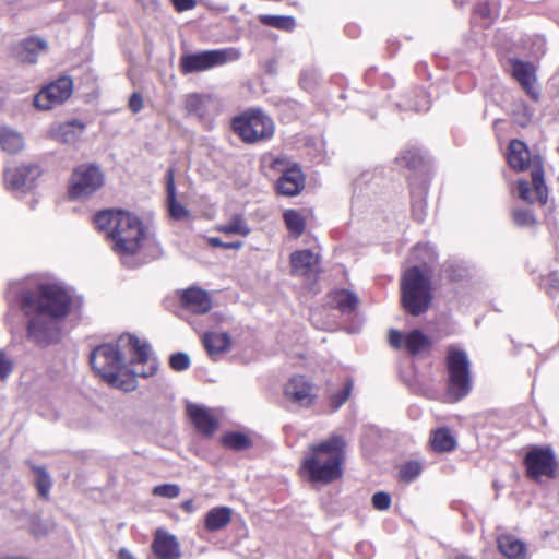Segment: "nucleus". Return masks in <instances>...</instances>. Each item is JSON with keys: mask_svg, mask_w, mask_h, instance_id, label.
Returning <instances> with one entry per match:
<instances>
[{"mask_svg": "<svg viewBox=\"0 0 559 559\" xmlns=\"http://www.w3.org/2000/svg\"><path fill=\"white\" fill-rule=\"evenodd\" d=\"M128 106L133 114L140 112L144 106L142 95L138 92L133 93L129 98Z\"/></svg>", "mask_w": 559, "mask_h": 559, "instance_id": "a18cd8bd", "label": "nucleus"}, {"mask_svg": "<svg viewBox=\"0 0 559 559\" xmlns=\"http://www.w3.org/2000/svg\"><path fill=\"white\" fill-rule=\"evenodd\" d=\"M170 367L176 371H183L190 366V358L186 353H176L169 358Z\"/></svg>", "mask_w": 559, "mask_h": 559, "instance_id": "79ce46f5", "label": "nucleus"}, {"mask_svg": "<svg viewBox=\"0 0 559 559\" xmlns=\"http://www.w3.org/2000/svg\"><path fill=\"white\" fill-rule=\"evenodd\" d=\"M421 472V466L418 462L411 461L405 463L400 469V478L403 481H413Z\"/></svg>", "mask_w": 559, "mask_h": 559, "instance_id": "4c0bfd02", "label": "nucleus"}, {"mask_svg": "<svg viewBox=\"0 0 559 559\" xmlns=\"http://www.w3.org/2000/svg\"><path fill=\"white\" fill-rule=\"evenodd\" d=\"M73 83L62 76L41 88L34 98L35 106L40 110H50L64 103L72 94Z\"/></svg>", "mask_w": 559, "mask_h": 559, "instance_id": "9d476101", "label": "nucleus"}, {"mask_svg": "<svg viewBox=\"0 0 559 559\" xmlns=\"http://www.w3.org/2000/svg\"><path fill=\"white\" fill-rule=\"evenodd\" d=\"M241 53L237 48L206 50L199 53L183 55L180 68L183 73L206 71L211 68L236 61Z\"/></svg>", "mask_w": 559, "mask_h": 559, "instance_id": "6e6552de", "label": "nucleus"}, {"mask_svg": "<svg viewBox=\"0 0 559 559\" xmlns=\"http://www.w3.org/2000/svg\"><path fill=\"white\" fill-rule=\"evenodd\" d=\"M532 176V188L526 181H519L518 189L520 198L527 202L534 203L536 201L542 204L546 203L547 200V188L544 183V171L542 164L538 160L534 162V167L531 171Z\"/></svg>", "mask_w": 559, "mask_h": 559, "instance_id": "ddd939ff", "label": "nucleus"}, {"mask_svg": "<svg viewBox=\"0 0 559 559\" xmlns=\"http://www.w3.org/2000/svg\"><path fill=\"white\" fill-rule=\"evenodd\" d=\"M48 48L46 39L39 36H29L16 43L12 48V53L19 61L34 64L40 55L48 51Z\"/></svg>", "mask_w": 559, "mask_h": 559, "instance_id": "2eb2a0df", "label": "nucleus"}, {"mask_svg": "<svg viewBox=\"0 0 559 559\" xmlns=\"http://www.w3.org/2000/svg\"><path fill=\"white\" fill-rule=\"evenodd\" d=\"M119 559H135V558L133 557V555L129 550L121 549L119 551Z\"/></svg>", "mask_w": 559, "mask_h": 559, "instance_id": "13d9d810", "label": "nucleus"}, {"mask_svg": "<svg viewBox=\"0 0 559 559\" xmlns=\"http://www.w3.org/2000/svg\"><path fill=\"white\" fill-rule=\"evenodd\" d=\"M448 393L453 401L466 396L472 390L471 361L463 349L450 346L447 352Z\"/></svg>", "mask_w": 559, "mask_h": 559, "instance_id": "423d86ee", "label": "nucleus"}, {"mask_svg": "<svg viewBox=\"0 0 559 559\" xmlns=\"http://www.w3.org/2000/svg\"><path fill=\"white\" fill-rule=\"evenodd\" d=\"M431 447L435 451H451L455 447V439L445 428L436 430L431 437Z\"/></svg>", "mask_w": 559, "mask_h": 559, "instance_id": "72a5a7b5", "label": "nucleus"}, {"mask_svg": "<svg viewBox=\"0 0 559 559\" xmlns=\"http://www.w3.org/2000/svg\"><path fill=\"white\" fill-rule=\"evenodd\" d=\"M345 441L340 436L311 444L305 454L300 473L308 481L328 485L341 478L345 460Z\"/></svg>", "mask_w": 559, "mask_h": 559, "instance_id": "20e7f679", "label": "nucleus"}, {"mask_svg": "<svg viewBox=\"0 0 559 559\" xmlns=\"http://www.w3.org/2000/svg\"><path fill=\"white\" fill-rule=\"evenodd\" d=\"M319 257L309 249L296 251L290 255L292 272L297 276H307L316 271Z\"/></svg>", "mask_w": 559, "mask_h": 559, "instance_id": "4be33fe9", "label": "nucleus"}, {"mask_svg": "<svg viewBox=\"0 0 559 559\" xmlns=\"http://www.w3.org/2000/svg\"><path fill=\"white\" fill-rule=\"evenodd\" d=\"M332 304L343 313L353 312L359 304L358 297L349 290H337L332 295Z\"/></svg>", "mask_w": 559, "mask_h": 559, "instance_id": "473e14b6", "label": "nucleus"}, {"mask_svg": "<svg viewBox=\"0 0 559 559\" xmlns=\"http://www.w3.org/2000/svg\"><path fill=\"white\" fill-rule=\"evenodd\" d=\"M231 521V509L217 507L210 510L205 516L206 530L214 532L225 527Z\"/></svg>", "mask_w": 559, "mask_h": 559, "instance_id": "c85d7f7f", "label": "nucleus"}, {"mask_svg": "<svg viewBox=\"0 0 559 559\" xmlns=\"http://www.w3.org/2000/svg\"><path fill=\"white\" fill-rule=\"evenodd\" d=\"M72 298L66 288L55 282H41L20 293V307L28 318L27 338L40 345L56 343L60 321L70 312Z\"/></svg>", "mask_w": 559, "mask_h": 559, "instance_id": "f03ea898", "label": "nucleus"}, {"mask_svg": "<svg viewBox=\"0 0 559 559\" xmlns=\"http://www.w3.org/2000/svg\"><path fill=\"white\" fill-rule=\"evenodd\" d=\"M535 160H538L542 164L539 157L535 156L534 158H531L530 152L522 141L512 140L510 142L508 152V163L510 167L518 171H523L528 167H531L532 170Z\"/></svg>", "mask_w": 559, "mask_h": 559, "instance_id": "aec40b11", "label": "nucleus"}, {"mask_svg": "<svg viewBox=\"0 0 559 559\" xmlns=\"http://www.w3.org/2000/svg\"><path fill=\"white\" fill-rule=\"evenodd\" d=\"M183 307L191 312L202 314L212 308L209 294L200 288H189L181 296Z\"/></svg>", "mask_w": 559, "mask_h": 559, "instance_id": "412c9836", "label": "nucleus"}, {"mask_svg": "<svg viewBox=\"0 0 559 559\" xmlns=\"http://www.w3.org/2000/svg\"><path fill=\"white\" fill-rule=\"evenodd\" d=\"M182 509L187 512H192L193 511V501L187 500V501L182 502Z\"/></svg>", "mask_w": 559, "mask_h": 559, "instance_id": "bf43d9fd", "label": "nucleus"}, {"mask_svg": "<svg viewBox=\"0 0 559 559\" xmlns=\"http://www.w3.org/2000/svg\"><path fill=\"white\" fill-rule=\"evenodd\" d=\"M535 67L530 62L514 61L512 73L525 93L534 100L539 97V90L536 81Z\"/></svg>", "mask_w": 559, "mask_h": 559, "instance_id": "a211bd4d", "label": "nucleus"}, {"mask_svg": "<svg viewBox=\"0 0 559 559\" xmlns=\"http://www.w3.org/2000/svg\"><path fill=\"white\" fill-rule=\"evenodd\" d=\"M222 442L225 447L235 451L246 450L252 445L250 438L242 432L226 433L222 437Z\"/></svg>", "mask_w": 559, "mask_h": 559, "instance_id": "f704fd0d", "label": "nucleus"}, {"mask_svg": "<svg viewBox=\"0 0 559 559\" xmlns=\"http://www.w3.org/2000/svg\"><path fill=\"white\" fill-rule=\"evenodd\" d=\"M513 219L518 226H533L535 224V217L528 210H516L513 212Z\"/></svg>", "mask_w": 559, "mask_h": 559, "instance_id": "a19ab883", "label": "nucleus"}, {"mask_svg": "<svg viewBox=\"0 0 559 559\" xmlns=\"http://www.w3.org/2000/svg\"><path fill=\"white\" fill-rule=\"evenodd\" d=\"M153 549L159 559H174L179 557V545L175 536L160 530L156 532Z\"/></svg>", "mask_w": 559, "mask_h": 559, "instance_id": "393cba45", "label": "nucleus"}, {"mask_svg": "<svg viewBox=\"0 0 559 559\" xmlns=\"http://www.w3.org/2000/svg\"><path fill=\"white\" fill-rule=\"evenodd\" d=\"M284 221L287 226V228L295 234L296 236H299L305 230L306 222L304 216L296 210H287L284 213Z\"/></svg>", "mask_w": 559, "mask_h": 559, "instance_id": "e433bc0d", "label": "nucleus"}, {"mask_svg": "<svg viewBox=\"0 0 559 559\" xmlns=\"http://www.w3.org/2000/svg\"><path fill=\"white\" fill-rule=\"evenodd\" d=\"M12 370V362L3 352H0V378H5Z\"/></svg>", "mask_w": 559, "mask_h": 559, "instance_id": "de8ad7c7", "label": "nucleus"}, {"mask_svg": "<svg viewBox=\"0 0 559 559\" xmlns=\"http://www.w3.org/2000/svg\"><path fill=\"white\" fill-rule=\"evenodd\" d=\"M413 214L417 219H423L425 215L424 205L421 203L413 205Z\"/></svg>", "mask_w": 559, "mask_h": 559, "instance_id": "864d4df0", "label": "nucleus"}, {"mask_svg": "<svg viewBox=\"0 0 559 559\" xmlns=\"http://www.w3.org/2000/svg\"><path fill=\"white\" fill-rule=\"evenodd\" d=\"M241 247H242L241 241L225 242V245H224L225 249H233V250H239Z\"/></svg>", "mask_w": 559, "mask_h": 559, "instance_id": "4d7b16f0", "label": "nucleus"}, {"mask_svg": "<svg viewBox=\"0 0 559 559\" xmlns=\"http://www.w3.org/2000/svg\"><path fill=\"white\" fill-rule=\"evenodd\" d=\"M37 176H39L37 166L21 165L5 170L4 182L12 190H22L31 188Z\"/></svg>", "mask_w": 559, "mask_h": 559, "instance_id": "f3484780", "label": "nucleus"}, {"mask_svg": "<svg viewBox=\"0 0 559 559\" xmlns=\"http://www.w3.org/2000/svg\"><path fill=\"white\" fill-rule=\"evenodd\" d=\"M316 396L313 383L305 376L295 374L284 384V397L299 407H310Z\"/></svg>", "mask_w": 559, "mask_h": 559, "instance_id": "f8f14e48", "label": "nucleus"}, {"mask_svg": "<svg viewBox=\"0 0 559 559\" xmlns=\"http://www.w3.org/2000/svg\"><path fill=\"white\" fill-rule=\"evenodd\" d=\"M532 176V188L526 181H519L518 189L520 198L527 202L534 203L536 201L542 204L546 203L547 200V188L544 183V171L542 164L538 160L534 162V167L531 171Z\"/></svg>", "mask_w": 559, "mask_h": 559, "instance_id": "4468645a", "label": "nucleus"}, {"mask_svg": "<svg viewBox=\"0 0 559 559\" xmlns=\"http://www.w3.org/2000/svg\"><path fill=\"white\" fill-rule=\"evenodd\" d=\"M94 223L114 240V250L121 257L135 255L147 241V234L140 218L122 210L99 212Z\"/></svg>", "mask_w": 559, "mask_h": 559, "instance_id": "7ed1b4c3", "label": "nucleus"}, {"mask_svg": "<svg viewBox=\"0 0 559 559\" xmlns=\"http://www.w3.org/2000/svg\"><path fill=\"white\" fill-rule=\"evenodd\" d=\"M372 504L377 510L384 511L391 506V497L389 493L380 491L373 495Z\"/></svg>", "mask_w": 559, "mask_h": 559, "instance_id": "c03bdc74", "label": "nucleus"}, {"mask_svg": "<svg viewBox=\"0 0 559 559\" xmlns=\"http://www.w3.org/2000/svg\"><path fill=\"white\" fill-rule=\"evenodd\" d=\"M405 336H403L399 331L391 330L389 332V343L394 348H400L404 345Z\"/></svg>", "mask_w": 559, "mask_h": 559, "instance_id": "09e8293b", "label": "nucleus"}, {"mask_svg": "<svg viewBox=\"0 0 559 559\" xmlns=\"http://www.w3.org/2000/svg\"><path fill=\"white\" fill-rule=\"evenodd\" d=\"M105 176L94 164L79 165L72 173L69 192L73 199H85L104 185Z\"/></svg>", "mask_w": 559, "mask_h": 559, "instance_id": "1a4fd4ad", "label": "nucleus"}, {"mask_svg": "<svg viewBox=\"0 0 559 559\" xmlns=\"http://www.w3.org/2000/svg\"><path fill=\"white\" fill-rule=\"evenodd\" d=\"M558 287H559V283H558Z\"/></svg>", "mask_w": 559, "mask_h": 559, "instance_id": "680f3d73", "label": "nucleus"}, {"mask_svg": "<svg viewBox=\"0 0 559 559\" xmlns=\"http://www.w3.org/2000/svg\"><path fill=\"white\" fill-rule=\"evenodd\" d=\"M167 206L171 218L181 221L190 217V211L177 200L175 186V171L169 168L167 171Z\"/></svg>", "mask_w": 559, "mask_h": 559, "instance_id": "b1692460", "label": "nucleus"}, {"mask_svg": "<svg viewBox=\"0 0 559 559\" xmlns=\"http://www.w3.org/2000/svg\"><path fill=\"white\" fill-rule=\"evenodd\" d=\"M449 559H472L469 556H466V555H463V554H460V555H456L454 557H451Z\"/></svg>", "mask_w": 559, "mask_h": 559, "instance_id": "052dcab7", "label": "nucleus"}, {"mask_svg": "<svg viewBox=\"0 0 559 559\" xmlns=\"http://www.w3.org/2000/svg\"><path fill=\"white\" fill-rule=\"evenodd\" d=\"M233 129L246 143L270 139L274 134V122L260 109H250L234 118Z\"/></svg>", "mask_w": 559, "mask_h": 559, "instance_id": "0eeeda50", "label": "nucleus"}, {"mask_svg": "<svg viewBox=\"0 0 559 559\" xmlns=\"http://www.w3.org/2000/svg\"><path fill=\"white\" fill-rule=\"evenodd\" d=\"M498 548L508 559H525V544L512 535H501L498 537Z\"/></svg>", "mask_w": 559, "mask_h": 559, "instance_id": "a878e982", "label": "nucleus"}, {"mask_svg": "<svg viewBox=\"0 0 559 559\" xmlns=\"http://www.w3.org/2000/svg\"><path fill=\"white\" fill-rule=\"evenodd\" d=\"M31 530H32V533H33L34 535H36L37 537H39V536H41V535H45V534H47V533L49 532V527H48V526H46L45 528H41V527L39 526V524H36V523H34V524L32 525V528H31Z\"/></svg>", "mask_w": 559, "mask_h": 559, "instance_id": "603ef678", "label": "nucleus"}, {"mask_svg": "<svg viewBox=\"0 0 559 559\" xmlns=\"http://www.w3.org/2000/svg\"><path fill=\"white\" fill-rule=\"evenodd\" d=\"M260 21L266 26L290 32L295 28L296 22L293 16L284 15H261Z\"/></svg>", "mask_w": 559, "mask_h": 559, "instance_id": "c9c22d12", "label": "nucleus"}, {"mask_svg": "<svg viewBox=\"0 0 559 559\" xmlns=\"http://www.w3.org/2000/svg\"><path fill=\"white\" fill-rule=\"evenodd\" d=\"M524 463L527 475L539 480L542 477H554L556 469L555 455L549 448H532L525 455Z\"/></svg>", "mask_w": 559, "mask_h": 559, "instance_id": "9b49d317", "label": "nucleus"}, {"mask_svg": "<svg viewBox=\"0 0 559 559\" xmlns=\"http://www.w3.org/2000/svg\"><path fill=\"white\" fill-rule=\"evenodd\" d=\"M215 230L225 235H239L241 237H247L251 233L246 217L240 213L231 215L226 223L218 224Z\"/></svg>", "mask_w": 559, "mask_h": 559, "instance_id": "cd10ccee", "label": "nucleus"}, {"mask_svg": "<svg viewBox=\"0 0 559 559\" xmlns=\"http://www.w3.org/2000/svg\"><path fill=\"white\" fill-rule=\"evenodd\" d=\"M94 371L109 385L122 391L135 389L134 377H150L156 361L150 346L133 335H121L118 344H103L91 354Z\"/></svg>", "mask_w": 559, "mask_h": 559, "instance_id": "f257e3e1", "label": "nucleus"}, {"mask_svg": "<svg viewBox=\"0 0 559 559\" xmlns=\"http://www.w3.org/2000/svg\"><path fill=\"white\" fill-rule=\"evenodd\" d=\"M153 495L165 498H176L180 493V488L175 484L158 485L153 488Z\"/></svg>", "mask_w": 559, "mask_h": 559, "instance_id": "ea45409f", "label": "nucleus"}, {"mask_svg": "<svg viewBox=\"0 0 559 559\" xmlns=\"http://www.w3.org/2000/svg\"><path fill=\"white\" fill-rule=\"evenodd\" d=\"M477 12L484 17L491 16V10L487 4H483L477 9Z\"/></svg>", "mask_w": 559, "mask_h": 559, "instance_id": "5fc2aeb1", "label": "nucleus"}, {"mask_svg": "<svg viewBox=\"0 0 559 559\" xmlns=\"http://www.w3.org/2000/svg\"><path fill=\"white\" fill-rule=\"evenodd\" d=\"M430 345V340L419 330H414L405 335L404 346L412 355L429 349Z\"/></svg>", "mask_w": 559, "mask_h": 559, "instance_id": "2f4dec72", "label": "nucleus"}, {"mask_svg": "<svg viewBox=\"0 0 559 559\" xmlns=\"http://www.w3.org/2000/svg\"><path fill=\"white\" fill-rule=\"evenodd\" d=\"M353 389V381L347 380L343 390L331 396V405L334 409L340 408L349 397Z\"/></svg>", "mask_w": 559, "mask_h": 559, "instance_id": "58836bf2", "label": "nucleus"}, {"mask_svg": "<svg viewBox=\"0 0 559 559\" xmlns=\"http://www.w3.org/2000/svg\"><path fill=\"white\" fill-rule=\"evenodd\" d=\"M187 412L200 433L211 436L217 429V419L213 416L210 409L200 405L188 404Z\"/></svg>", "mask_w": 559, "mask_h": 559, "instance_id": "6ab92c4d", "label": "nucleus"}, {"mask_svg": "<svg viewBox=\"0 0 559 559\" xmlns=\"http://www.w3.org/2000/svg\"><path fill=\"white\" fill-rule=\"evenodd\" d=\"M522 114H514L515 121L522 126L525 127L533 118V111L527 107L522 105Z\"/></svg>", "mask_w": 559, "mask_h": 559, "instance_id": "49530a36", "label": "nucleus"}, {"mask_svg": "<svg viewBox=\"0 0 559 559\" xmlns=\"http://www.w3.org/2000/svg\"><path fill=\"white\" fill-rule=\"evenodd\" d=\"M85 129L86 124L78 119L56 122L49 128V138L60 143L74 144L81 139Z\"/></svg>", "mask_w": 559, "mask_h": 559, "instance_id": "dca6fc26", "label": "nucleus"}, {"mask_svg": "<svg viewBox=\"0 0 559 559\" xmlns=\"http://www.w3.org/2000/svg\"><path fill=\"white\" fill-rule=\"evenodd\" d=\"M305 185V178L299 168L293 167L287 169L277 180V191L283 195L298 194Z\"/></svg>", "mask_w": 559, "mask_h": 559, "instance_id": "5701e85b", "label": "nucleus"}, {"mask_svg": "<svg viewBox=\"0 0 559 559\" xmlns=\"http://www.w3.org/2000/svg\"><path fill=\"white\" fill-rule=\"evenodd\" d=\"M401 302L412 316L425 313L431 304L432 292L430 277L419 266L407 269L401 277Z\"/></svg>", "mask_w": 559, "mask_h": 559, "instance_id": "39448f33", "label": "nucleus"}, {"mask_svg": "<svg viewBox=\"0 0 559 559\" xmlns=\"http://www.w3.org/2000/svg\"><path fill=\"white\" fill-rule=\"evenodd\" d=\"M213 100L210 96L189 94L185 97V107L190 115L203 118L207 115Z\"/></svg>", "mask_w": 559, "mask_h": 559, "instance_id": "c756f323", "label": "nucleus"}, {"mask_svg": "<svg viewBox=\"0 0 559 559\" xmlns=\"http://www.w3.org/2000/svg\"><path fill=\"white\" fill-rule=\"evenodd\" d=\"M203 344L210 356L219 355L229 349L230 337L227 333H206Z\"/></svg>", "mask_w": 559, "mask_h": 559, "instance_id": "7c9ffc66", "label": "nucleus"}, {"mask_svg": "<svg viewBox=\"0 0 559 559\" xmlns=\"http://www.w3.org/2000/svg\"><path fill=\"white\" fill-rule=\"evenodd\" d=\"M209 243L214 247V248H224V245L225 242H223L219 238L217 237H211L209 238Z\"/></svg>", "mask_w": 559, "mask_h": 559, "instance_id": "6e6d98bb", "label": "nucleus"}, {"mask_svg": "<svg viewBox=\"0 0 559 559\" xmlns=\"http://www.w3.org/2000/svg\"><path fill=\"white\" fill-rule=\"evenodd\" d=\"M36 473L37 489L43 497H47L51 485L49 476L43 468H37Z\"/></svg>", "mask_w": 559, "mask_h": 559, "instance_id": "37998d69", "label": "nucleus"}, {"mask_svg": "<svg viewBox=\"0 0 559 559\" xmlns=\"http://www.w3.org/2000/svg\"><path fill=\"white\" fill-rule=\"evenodd\" d=\"M176 10L179 12L191 10L197 5L195 0H171Z\"/></svg>", "mask_w": 559, "mask_h": 559, "instance_id": "8fccbe9b", "label": "nucleus"}, {"mask_svg": "<svg viewBox=\"0 0 559 559\" xmlns=\"http://www.w3.org/2000/svg\"><path fill=\"white\" fill-rule=\"evenodd\" d=\"M403 159L405 160L406 165L409 167H417L418 164L420 163V157L416 153L412 154L411 157L405 155V156H403Z\"/></svg>", "mask_w": 559, "mask_h": 559, "instance_id": "3c124183", "label": "nucleus"}, {"mask_svg": "<svg viewBox=\"0 0 559 559\" xmlns=\"http://www.w3.org/2000/svg\"><path fill=\"white\" fill-rule=\"evenodd\" d=\"M25 142L23 135L15 129L2 126L0 127V146L8 154H16L24 148Z\"/></svg>", "mask_w": 559, "mask_h": 559, "instance_id": "bb28decb", "label": "nucleus"}]
</instances>
